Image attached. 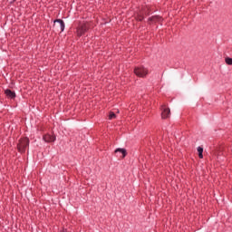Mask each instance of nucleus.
Wrapping results in <instances>:
<instances>
[{"mask_svg": "<svg viewBox=\"0 0 232 232\" xmlns=\"http://www.w3.org/2000/svg\"><path fill=\"white\" fill-rule=\"evenodd\" d=\"M114 153H121L122 154V159H124L126 157V155H128V152L126 151V150L125 149H121V148L116 149L114 150Z\"/></svg>", "mask_w": 232, "mask_h": 232, "instance_id": "0eeeda50", "label": "nucleus"}, {"mask_svg": "<svg viewBox=\"0 0 232 232\" xmlns=\"http://www.w3.org/2000/svg\"><path fill=\"white\" fill-rule=\"evenodd\" d=\"M198 157L199 159H204V149L202 147H198Z\"/></svg>", "mask_w": 232, "mask_h": 232, "instance_id": "1a4fd4ad", "label": "nucleus"}, {"mask_svg": "<svg viewBox=\"0 0 232 232\" xmlns=\"http://www.w3.org/2000/svg\"><path fill=\"white\" fill-rule=\"evenodd\" d=\"M134 73L137 75V77L144 78L146 75H148L149 71L146 69V67L140 66L134 69Z\"/></svg>", "mask_w": 232, "mask_h": 232, "instance_id": "f03ea898", "label": "nucleus"}, {"mask_svg": "<svg viewBox=\"0 0 232 232\" xmlns=\"http://www.w3.org/2000/svg\"><path fill=\"white\" fill-rule=\"evenodd\" d=\"M225 62L228 64V65H232V58H229V57H227V58H226L225 59Z\"/></svg>", "mask_w": 232, "mask_h": 232, "instance_id": "f8f14e48", "label": "nucleus"}, {"mask_svg": "<svg viewBox=\"0 0 232 232\" xmlns=\"http://www.w3.org/2000/svg\"><path fill=\"white\" fill-rule=\"evenodd\" d=\"M5 95H7V97H9V99H14L15 92L7 89V90H5Z\"/></svg>", "mask_w": 232, "mask_h": 232, "instance_id": "6e6552de", "label": "nucleus"}, {"mask_svg": "<svg viewBox=\"0 0 232 232\" xmlns=\"http://www.w3.org/2000/svg\"><path fill=\"white\" fill-rule=\"evenodd\" d=\"M44 142H55V135L45 134L43 137Z\"/></svg>", "mask_w": 232, "mask_h": 232, "instance_id": "423d86ee", "label": "nucleus"}, {"mask_svg": "<svg viewBox=\"0 0 232 232\" xmlns=\"http://www.w3.org/2000/svg\"><path fill=\"white\" fill-rule=\"evenodd\" d=\"M53 28L56 30V32H60V34L64 32V21L61 19L55 20Z\"/></svg>", "mask_w": 232, "mask_h": 232, "instance_id": "7ed1b4c3", "label": "nucleus"}, {"mask_svg": "<svg viewBox=\"0 0 232 232\" xmlns=\"http://www.w3.org/2000/svg\"><path fill=\"white\" fill-rule=\"evenodd\" d=\"M85 32H88V25L83 24L77 29V36L81 37L82 35H84Z\"/></svg>", "mask_w": 232, "mask_h": 232, "instance_id": "39448f33", "label": "nucleus"}, {"mask_svg": "<svg viewBox=\"0 0 232 232\" xmlns=\"http://www.w3.org/2000/svg\"><path fill=\"white\" fill-rule=\"evenodd\" d=\"M161 118L162 119H168L171 113V111L169 108L166 107V105L161 106Z\"/></svg>", "mask_w": 232, "mask_h": 232, "instance_id": "20e7f679", "label": "nucleus"}, {"mask_svg": "<svg viewBox=\"0 0 232 232\" xmlns=\"http://www.w3.org/2000/svg\"><path fill=\"white\" fill-rule=\"evenodd\" d=\"M144 19V16L138 17V21H142Z\"/></svg>", "mask_w": 232, "mask_h": 232, "instance_id": "ddd939ff", "label": "nucleus"}, {"mask_svg": "<svg viewBox=\"0 0 232 232\" xmlns=\"http://www.w3.org/2000/svg\"><path fill=\"white\" fill-rule=\"evenodd\" d=\"M28 146H30V140L28 138H22L17 144V150L20 153H24Z\"/></svg>", "mask_w": 232, "mask_h": 232, "instance_id": "f257e3e1", "label": "nucleus"}, {"mask_svg": "<svg viewBox=\"0 0 232 232\" xmlns=\"http://www.w3.org/2000/svg\"><path fill=\"white\" fill-rule=\"evenodd\" d=\"M116 115L115 112L111 111L109 114V120L111 121L112 119H115Z\"/></svg>", "mask_w": 232, "mask_h": 232, "instance_id": "9b49d317", "label": "nucleus"}, {"mask_svg": "<svg viewBox=\"0 0 232 232\" xmlns=\"http://www.w3.org/2000/svg\"><path fill=\"white\" fill-rule=\"evenodd\" d=\"M11 3H15V0H11Z\"/></svg>", "mask_w": 232, "mask_h": 232, "instance_id": "4468645a", "label": "nucleus"}, {"mask_svg": "<svg viewBox=\"0 0 232 232\" xmlns=\"http://www.w3.org/2000/svg\"><path fill=\"white\" fill-rule=\"evenodd\" d=\"M150 21H153L154 23H160V21H162V18L160 16H152L150 18Z\"/></svg>", "mask_w": 232, "mask_h": 232, "instance_id": "9d476101", "label": "nucleus"}]
</instances>
